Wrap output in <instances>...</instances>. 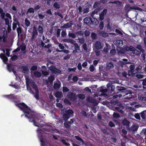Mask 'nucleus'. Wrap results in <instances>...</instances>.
Segmentation results:
<instances>
[{"label":"nucleus","instance_id":"412c9836","mask_svg":"<svg viewBox=\"0 0 146 146\" xmlns=\"http://www.w3.org/2000/svg\"><path fill=\"white\" fill-rule=\"evenodd\" d=\"M62 96V94L61 92H57L55 94V96L57 98H60Z\"/></svg>","mask_w":146,"mask_h":146},{"label":"nucleus","instance_id":"2eb2a0df","mask_svg":"<svg viewBox=\"0 0 146 146\" xmlns=\"http://www.w3.org/2000/svg\"><path fill=\"white\" fill-rule=\"evenodd\" d=\"M114 67L113 64L112 62L107 63L106 64V69L109 70L113 68Z\"/></svg>","mask_w":146,"mask_h":146},{"label":"nucleus","instance_id":"cd10ccee","mask_svg":"<svg viewBox=\"0 0 146 146\" xmlns=\"http://www.w3.org/2000/svg\"><path fill=\"white\" fill-rule=\"evenodd\" d=\"M123 61L121 62V64L123 65H125L127 64L131 63L130 62H128V60L126 59L123 58L122 59Z\"/></svg>","mask_w":146,"mask_h":146},{"label":"nucleus","instance_id":"49530a36","mask_svg":"<svg viewBox=\"0 0 146 146\" xmlns=\"http://www.w3.org/2000/svg\"><path fill=\"white\" fill-rule=\"evenodd\" d=\"M116 44L119 46H121V44H123V41L121 40H117L116 41Z\"/></svg>","mask_w":146,"mask_h":146},{"label":"nucleus","instance_id":"e433bc0d","mask_svg":"<svg viewBox=\"0 0 146 146\" xmlns=\"http://www.w3.org/2000/svg\"><path fill=\"white\" fill-rule=\"evenodd\" d=\"M136 48L142 52H144V50L142 48V46L140 44H138L137 45Z\"/></svg>","mask_w":146,"mask_h":146},{"label":"nucleus","instance_id":"393cba45","mask_svg":"<svg viewBox=\"0 0 146 146\" xmlns=\"http://www.w3.org/2000/svg\"><path fill=\"white\" fill-rule=\"evenodd\" d=\"M38 30L40 34H42L43 33V29L42 27L39 25L38 26Z\"/></svg>","mask_w":146,"mask_h":146},{"label":"nucleus","instance_id":"a211bd4d","mask_svg":"<svg viewBox=\"0 0 146 146\" xmlns=\"http://www.w3.org/2000/svg\"><path fill=\"white\" fill-rule=\"evenodd\" d=\"M44 136L42 135H41L40 136L39 138L40 141L42 143L41 145L43 146H44V145L45 144V143L44 141Z\"/></svg>","mask_w":146,"mask_h":146},{"label":"nucleus","instance_id":"5701e85b","mask_svg":"<svg viewBox=\"0 0 146 146\" xmlns=\"http://www.w3.org/2000/svg\"><path fill=\"white\" fill-rule=\"evenodd\" d=\"M87 100L90 102L94 104L97 103V101L96 99L92 97L91 98H87Z\"/></svg>","mask_w":146,"mask_h":146},{"label":"nucleus","instance_id":"13d9d810","mask_svg":"<svg viewBox=\"0 0 146 146\" xmlns=\"http://www.w3.org/2000/svg\"><path fill=\"white\" fill-rule=\"evenodd\" d=\"M135 49V48L132 46H130L128 48V50H127L128 51L129 50L131 51H132L133 53Z\"/></svg>","mask_w":146,"mask_h":146},{"label":"nucleus","instance_id":"423d86ee","mask_svg":"<svg viewBox=\"0 0 146 146\" xmlns=\"http://www.w3.org/2000/svg\"><path fill=\"white\" fill-rule=\"evenodd\" d=\"M38 35V33L36 29L35 26H34L31 38V40L32 41H33L34 39L36 38L35 36Z\"/></svg>","mask_w":146,"mask_h":146},{"label":"nucleus","instance_id":"338daca9","mask_svg":"<svg viewBox=\"0 0 146 146\" xmlns=\"http://www.w3.org/2000/svg\"><path fill=\"white\" fill-rule=\"evenodd\" d=\"M135 118L138 119V120H140V117L138 113H135L134 115Z\"/></svg>","mask_w":146,"mask_h":146},{"label":"nucleus","instance_id":"9b49d317","mask_svg":"<svg viewBox=\"0 0 146 146\" xmlns=\"http://www.w3.org/2000/svg\"><path fill=\"white\" fill-rule=\"evenodd\" d=\"M94 46L97 50L100 49L102 48L101 43L99 41H96L95 42Z\"/></svg>","mask_w":146,"mask_h":146},{"label":"nucleus","instance_id":"f03ea898","mask_svg":"<svg viewBox=\"0 0 146 146\" xmlns=\"http://www.w3.org/2000/svg\"><path fill=\"white\" fill-rule=\"evenodd\" d=\"M74 112L72 110L69 109L65 111V113H64L62 116V118L64 120L67 121L72 116Z\"/></svg>","mask_w":146,"mask_h":146},{"label":"nucleus","instance_id":"1a4fd4ad","mask_svg":"<svg viewBox=\"0 0 146 146\" xmlns=\"http://www.w3.org/2000/svg\"><path fill=\"white\" fill-rule=\"evenodd\" d=\"M61 85L60 82L58 80L57 82H54L53 86V88L55 90H58L60 88Z\"/></svg>","mask_w":146,"mask_h":146},{"label":"nucleus","instance_id":"052dcab7","mask_svg":"<svg viewBox=\"0 0 146 146\" xmlns=\"http://www.w3.org/2000/svg\"><path fill=\"white\" fill-rule=\"evenodd\" d=\"M95 68L93 65L92 64L90 65L89 68L90 71L91 72H93Z\"/></svg>","mask_w":146,"mask_h":146},{"label":"nucleus","instance_id":"dca6fc26","mask_svg":"<svg viewBox=\"0 0 146 146\" xmlns=\"http://www.w3.org/2000/svg\"><path fill=\"white\" fill-rule=\"evenodd\" d=\"M123 107V106L120 107H116L115 108V110L121 113L122 114L124 113L123 111L122 110Z\"/></svg>","mask_w":146,"mask_h":146},{"label":"nucleus","instance_id":"c756f323","mask_svg":"<svg viewBox=\"0 0 146 146\" xmlns=\"http://www.w3.org/2000/svg\"><path fill=\"white\" fill-rule=\"evenodd\" d=\"M116 53V51L115 49V48H112L110 51V54L111 56H113L115 55Z\"/></svg>","mask_w":146,"mask_h":146},{"label":"nucleus","instance_id":"de8ad7c7","mask_svg":"<svg viewBox=\"0 0 146 146\" xmlns=\"http://www.w3.org/2000/svg\"><path fill=\"white\" fill-rule=\"evenodd\" d=\"M91 37L92 39L94 40L96 38L97 36L95 33H92L91 34Z\"/></svg>","mask_w":146,"mask_h":146},{"label":"nucleus","instance_id":"0eeeda50","mask_svg":"<svg viewBox=\"0 0 146 146\" xmlns=\"http://www.w3.org/2000/svg\"><path fill=\"white\" fill-rule=\"evenodd\" d=\"M107 86L108 88V90L111 92H114V93H118L119 92H115V91H114V90L115 88V86L113 85L112 84L108 83L107 84Z\"/></svg>","mask_w":146,"mask_h":146},{"label":"nucleus","instance_id":"0e129e2a","mask_svg":"<svg viewBox=\"0 0 146 146\" xmlns=\"http://www.w3.org/2000/svg\"><path fill=\"white\" fill-rule=\"evenodd\" d=\"M18 58V56L16 55H14L11 58V60L12 61H15Z\"/></svg>","mask_w":146,"mask_h":146},{"label":"nucleus","instance_id":"e2e57ef3","mask_svg":"<svg viewBox=\"0 0 146 146\" xmlns=\"http://www.w3.org/2000/svg\"><path fill=\"white\" fill-rule=\"evenodd\" d=\"M85 36H88L90 35V32L86 30L84 32Z\"/></svg>","mask_w":146,"mask_h":146},{"label":"nucleus","instance_id":"ea45409f","mask_svg":"<svg viewBox=\"0 0 146 146\" xmlns=\"http://www.w3.org/2000/svg\"><path fill=\"white\" fill-rule=\"evenodd\" d=\"M54 79V77L53 76H50L48 78V81L50 83L52 82Z\"/></svg>","mask_w":146,"mask_h":146},{"label":"nucleus","instance_id":"4be33fe9","mask_svg":"<svg viewBox=\"0 0 146 146\" xmlns=\"http://www.w3.org/2000/svg\"><path fill=\"white\" fill-rule=\"evenodd\" d=\"M116 90L119 91H125L126 90V88L124 87L119 86H117L116 88Z\"/></svg>","mask_w":146,"mask_h":146},{"label":"nucleus","instance_id":"680f3d73","mask_svg":"<svg viewBox=\"0 0 146 146\" xmlns=\"http://www.w3.org/2000/svg\"><path fill=\"white\" fill-rule=\"evenodd\" d=\"M107 13V9H104L103 11L100 14L105 16L106 14Z\"/></svg>","mask_w":146,"mask_h":146},{"label":"nucleus","instance_id":"f257e3e1","mask_svg":"<svg viewBox=\"0 0 146 146\" xmlns=\"http://www.w3.org/2000/svg\"><path fill=\"white\" fill-rule=\"evenodd\" d=\"M15 103V105L19 107L20 109L25 114V116L29 119V121L33 122V125L35 126L39 127L40 124L42 120L38 118L37 116L31 111L30 108L24 102L18 103L17 101L13 100Z\"/></svg>","mask_w":146,"mask_h":146},{"label":"nucleus","instance_id":"37998d69","mask_svg":"<svg viewBox=\"0 0 146 146\" xmlns=\"http://www.w3.org/2000/svg\"><path fill=\"white\" fill-rule=\"evenodd\" d=\"M78 40H79V42L81 44H84L85 42V40L84 38L82 37V38H78Z\"/></svg>","mask_w":146,"mask_h":146},{"label":"nucleus","instance_id":"39448f33","mask_svg":"<svg viewBox=\"0 0 146 146\" xmlns=\"http://www.w3.org/2000/svg\"><path fill=\"white\" fill-rule=\"evenodd\" d=\"M33 83L32 87L35 91V94L34 96L36 99L38 100L39 99V91L36 84H35L34 82H33Z\"/></svg>","mask_w":146,"mask_h":146},{"label":"nucleus","instance_id":"20e7f679","mask_svg":"<svg viewBox=\"0 0 146 146\" xmlns=\"http://www.w3.org/2000/svg\"><path fill=\"white\" fill-rule=\"evenodd\" d=\"M67 96L71 101H74L77 99V96L76 94L71 92H68Z\"/></svg>","mask_w":146,"mask_h":146},{"label":"nucleus","instance_id":"f704fd0d","mask_svg":"<svg viewBox=\"0 0 146 146\" xmlns=\"http://www.w3.org/2000/svg\"><path fill=\"white\" fill-rule=\"evenodd\" d=\"M139 128V126L136 125H133L131 128V130L133 131H136L138 128Z\"/></svg>","mask_w":146,"mask_h":146},{"label":"nucleus","instance_id":"bf43d9fd","mask_svg":"<svg viewBox=\"0 0 146 146\" xmlns=\"http://www.w3.org/2000/svg\"><path fill=\"white\" fill-rule=\"evenodd\" d=\"M17 31L18 36L19 35L20 33H22V30L20 27L17 28Z\"/></svg>","mask_w":146,"mask_h":146},{"label":"nucleus","instance_id":"bb28decb","mask_svg":"<svg viewBox=\"0 0 146 146\" xmlns=\"http://www.w3.org/2000/svg\"><path fill=\"white\" fill-rule=\"evenodd\" d=\"M74 49L75 52H77V50H80V46L77 43H76L74 44Z\"/></svg>","mask_w":146,"mask_h":146},{"label":"nucleus","instance_id":"a19ab883","mask_svg":"<svg viewBox=\"0 0 146 146\" xmlns=\"http://www.w3.org/2000/svg\"><path fill=\"white\" fill-rule=\"evenodd\" d=\"M67 34L66 32V30H63L61 33V37H64L66 36Z\"/></svg>","mask_w":146,"mask_h":146},{"label":"nucleus","instance_id":"6e6552de","mask_svg":"<svg viewBox=\"0 0 146 146\" xmlns=\"http://www.w3.org/2000/svg\"><path fill=\"white\" fill-rule=\"evenodd\" d=\"M84 21L85 23L87 24H94V22L92 21L90 18L86 17L84 19Z\"/></svg>","mask_w":146,"mask_h":146},{"label":"nucleus","instance_id":"5fc2aeb1","mask_svg":"<svg viewBox=\"0 0 146 146\" xmlns=\"http://www.w3.org/2000/svg\"><path fill=\"white\" fill-rule=\"evenodd\" d=\"M113 117L115 118H119L120 117L119 114L117 113L114 112L113 113Z\"/></svg>","mask_w":146,"mask_h":146},{"label":"nucleus","instance_id":"aec40b11","mask_svg":"<svg viewBox=\"0 0 146 146\" xmlns=\"http://www.w3.org/2000/svg\"><path fill=\"white\" fill-rule=\"evenodd\" d=\"M34 75L36 77L39 78L41 76V73L38 71H36L34 72Z\"/></svg>","mask_w":146,"mask_h":146},{"label":"nucleus","instance_id":"864d4df0","mask_svg":"<svg viewBox=\"0 0 146 146\" xmlns=\"http://www.w3.org/2000/svg\"><path fill=\"white\" fill-rule=\"evenodd\" d=\"M20 49L22 51H25L26 49V46L24 45H21L20 46Z\"/></svg>","mask_w":146,"mask_h":146},{"label":"nucleus","instance_id":"72a5a7b5","mask_svg":"<svg viewBox=\"0 0 146 146\" xmlns=\"http://www.w3.org/2000/svg\"><path fill=\"white\" fill-rule=\"evenodd\" d=\"M54 7L56 9H59L60 7V5L57 2H55L53 5Z\"/></svg>","mask_w":146,"mask_h":146},{"label":"nucleus","instance_id":"b1692460","mask_svg":"<svg viewBox=\"0 0 146 146\" xmlns=\"http://www.w3.org/2000/svg\"><path fill=\"white\" fill-rule=\"evenodd\" d=\"M146 115V110L144 111L141 113V118L143 119H145Z\"/></svg>","mask_w":146,"mask_h":146},{"label":"nucleus","instance_id":"58836bf2","mask_svg":"<svg viewBox=\"0 0 146 146\" xmlns=\"http://www.w3.org/2000/svg\"><path fill=\"white\" fill-rule=\"evenodd\" d=\"M25 25L27 27L29 26L31 24V23L29 20L27 19V18H26L25 19Z\"/></svg>","mask_w":146,"mask_h":146},{"label":"nucleus","instance_id":"8fccbe9b","mask_svg":"<svg viewBox=\"0 0 146 146\" xmlns=\"http://www.w3.org/2000/svg\"><path fill=\"white\" fill-rule=\"evenodd\" d=\"M37 66L36 65L33 66L31 68V70L32 71H34L36 70L37 69Z\"/></svg>","mask_w":146,"mask_h":146},{"label":"nucleus","instance_id":"69168bd1","mask_svg":"<svg viewBox=\"0 0 146 146\" xmlns=\"http://www.w3.org/2000/svg\"><path fill=\"white\" fill-rule=\"evenodd\" d=\"M99 3L98 2L96 1L94 3L93 7L94 8H96L99 6Z\"/></svg>","mask_w":146,"mask_h":146},{"label":"nucleus","instance_id":"ddd939ff","mask_svg":"<svg viewBox=\"0 0 146 146\" xmlns=\"http://www.w3.org/2000/svg\"><path fill=\"white\" fill-rule=\"evenodd\" d=\"M0 58L2 59L3 62L5 63L8 60V58L3 53L0 54Z\"/></svg>","mask_w":146,"mask_h":146},{"label":"nucleus","instance_id":"c9c22d12","mask_svg":"<svg viewBox=\"0 0 146 146\" xmlns=\"http://www.w3.org/2000/svg\"><path fill=\"white\" fill-rule=\"evenodd\" d=\"M7 68L8 70L10 72H11V70L13 72L14 71V68H13L11 65L10 64H8L7 65Z\"/></svg>","mask_w":146,"mask_h":146},{"label":"nucleus","instance_id":"3c124183","mask_svg":"<svg viewBox=\"0 0 146 146\" xmlns=\"http://www.w3.org/2000/svg\"><path fill=\"white\" fill-rule=\"evenodd\" d=\"M0 13L1 14V16L2 19H4L5 16V13L3 12L2 9L0 10Z\"/></svg>","mask_w":146,"mask_h":146},{"label":"nucleus","instance_id":"4d7b16f0","mask_svg":"<svg viewBox=\"0 0 146 146\" xmlns=\"http://www.w3.org/2000/svg\"><path fill=\"white\" fill-rule=\"evenodd\" d=\"M103 133L105 135H108V133L107 131L104 128H102L101 129Z\"/></svg>","mask_w":146,"mask_h":146},{"label":"nucleus","instance_id":"f3484780","mask_svg":"<svg viewBox=\"0 0 146 146\" xmlns=\"http://www.w3.org/2000/svg\"><path fill=\"white\" fill-rule=\"evenodd\" d=\"M14 22L13 23V30H15L16 27H17V25L18 24V25L19 24V22L17 21V20L15 19L14 20Z\"/></svg>","mask_w":146,"mask_h":146},{"label":"nucleus","instance_id":"4c0bfd02","mask_svg":"<svg viewBox=\"0 0 146 146\" xmlns=\"http://www.w3.org/2000/svg\"><path fill=\"white\" fill-rule=\"evenodd\" d=\"M60 141L64 145L66 146H69L70 144L66 142V141L64 139H61Z\"/></svg>","mask_w":146,"mask_h":146},{"label":"nucleus","instance_id":"79ce46f5","mask_svg":"<svg viewBox=\"0 0 146 146\" xmlns=\"http://www.w3.org/2000/svg\"><path fill=\"white\" fill-rule=\"evenodd\" d=\"M76 35L83 36L84 35V32L82 31H78L75 33Z\"/></svg>","mask_w":146,"mask_h":146},{"label":"nucleus","instance_id":"6e6d98bb","mask_svg":"<svg viewBox=\"0 0 146 146\" xmlns=\"http://www.w3.org/2000/svg\"><path fill=\"white\" fill-rule=\"evenodd\" d=\"M61 31L60 29H58L57 30L56 37L57 38L60 37V32Z\"/></svg>","mask_w":146,"mask_h":146},{"label":"nucleus","instance_id":"7c9ffc66","mask_svg":"<svg viewBox=\"0 0 146 146\" xmlns=\"http://www.w3.org/2000/svg\"><path fill=\"white\" fill-rule=\"evenodd\" d=\"M141 52L140 51H139L138 50L135 49L132 53H133L134 54L139 56L140 55L141 53Z\"/></svg>","mask_w":146,"mask_h":146},{"label":"nucleus","instance_id":"09e8293b","mask_svg":"<svg viewBox=\"0 0 146 146\" xmlns=\"http://www.w3.org/2000/svg\"><path fill=\"white\" fill-rule=\"evenodd\" d=\"M64 104L69 105H70L71 104L70 102L68 99H65L64 100Z\"/></svg>","mask_w":146,"mask_h":146},{"label":"nucleus","instance_id":"a878e982","mask_svg":"<svg viewBox=\"0 0 146 146\" xmlns=\"http://www.w3.org/2000/svg\"><path fill=\"white\" fill-rule=\"evenodd\" d=\"M70 123L69 121H65L64 123V127L66 128H69L70 126Z\"/></svg>","mask_w":146,"mask_h":146},{"label":"nucleus","instance_id":"9d476101","mask_svg":"<svg viewBox=\"0 0 146 146\" xmlns=\"http://www.w3.org/2000/svg\"><path fill=\"white\" fill-rule=\"evenodd\" d=\"M72 24L71 21L67 23L66 24H64V25L61 27L62 28H69L71 27Z\"/></svg>","mask_w":146,"mask_h":146},{"label":"nucleus","instance_id":"603ef678","mask_svg":"<svg viewBox=\"0 0 146 146\" xmlns=\"http://www.w3.org/2000/svg\"><path fill=\"white\" fill-rule=\"evenodd\" d=\"M27 12L30 13H34L35 12L34 9L32 8H29L27 10Z\"/></svg>","mask_w":146,"mask_h":146},{"label":"nucleus","instance_id":"f8f14e48","mask_svg":"<svg viewBox=\"0 0 146 146\" xmlns=\"http://www.w3.org/2000/svg\"><path fill=\"white\" fill-rule=\"evenodd\" d=\"M4 96L9 99H16L17 98V96L14 95L13 94L4 95Z\"/></svg>","mask_w":146,"mask_h":146},{"label":"nucleus","instance_id":"473e14b6","mask_svg":"<svg viewBox=\"0 0 146 146\" xmlns=\"http://www.w3.org/2000/svg\"><path fill=\"white\" fill-rule=\"evenodd\" d=\"M76 35L75 33H71L70 31L69 32L68 36L69 37H71L74 38L76 37Z\"/></svg>","mask_w":146,"mask_h":146},{"label":"nucleus","instance_id":"7ed1b4c3","mask_svg":"<svg viewBox=\"0 0 146 146\" xmlns=\"http://www.w3.org/2000/svg\"><path fill=\"white\" fill-rule=\"evenodd\" d=\"M49 69L52 73L55 74H60L61 71L59 69L56 68V66L54 65L50 66L48 68Z\"/></svg>","mask_w":146,"mask_h":146},{"label":"nucleus","instance_id":"4468645a","mask_svg":"<svg viewBox=\"0 0 146 146\" xmlns=\"http://www.w3.org/2000/svg\"><path fill=\"white\" fill-rule=\"evenodd\" d=\"M85 6L86 7L84 8V13H87L89 11L91 5L88 3H86L85 4Z\"/></svg>","mask_w":146,"mask_h":146},{"label":"nucleus","instance_id":"c85d7f7f","mask_svg":"<svg viewBox=\"0 0 146 146\" xmlns=\"http://www.w3.org/2000/svg\"><path fill=\"white\" fill-rule=\"evenodd\" d=\"M63 41L65 42H69L71 43H72L74 41L73 40L69 38L64 39L63 40Z\"/></svg>","mask_w":146,"mask_h":146},{"label":"nucleus","instance_id":"6ab92c4d","mask_svg":"<svg viewBox=\"0 0 146 146\" xmlns=\"http://www.w3.org/2000/svg\"><path fill=\"white\" fill-rule=\"evenodd\" d=\"M122 124L124 125H128L129 123V122L126 118H125L122 121Z\"/></svg>","mask_w":146,"mask_h":146},{"label":"nucleus","instance_id":"a18cd8bd","mask_svg":"<svg viewBox=\"0 0 146 146\" xmlns=\"http://www.w3.org/2000/svg\"><path fill=\"white\" fill-rule=\"evenodd\" d=\"M104 26V22L103 21H102L100 22L99 25V27L100 30H102L103 29Z\"/></svg>","mask_w":146,"mask_h":146},{"label":"nucleus","instance_id":"774afa93","mask_svg":"<svg viewBox=\"0 0 146 146\" xmlns=\"http://www.w3.org/2000/svg\"><path fill=\"white\" fill-rule=\"evenodd\" d=\"M143 82L142 83V84L143 86V88H145L144 87V86H145L146 87V80H145V79H144L143 80H142Z\"/></svg>","mask_w":146,"mask_h":146},{"label":"nucleus","instance_id":"c03bdc74","mask_svg":"<svg viewBox=\"0 0 146 146\" xmlns=\"http://www.w3.org/2000/svg\"><path fill=\"white\" fill-rule=\"evenodd\" d=\"M134 71H133L131 70H129L128 71L127 75L128 76H130L131 75H133L134 74Z\"/></svg>","mask_w":146,"mask_h":146},{"label":"nucleus","instance_id":"2f4dec72","mask_svg":"<svg viewBox=\"0 0 146 146\" xmlns=\"http://www.w3.org/2000/svg\"><path fill=\"white\" fill-rule=\"evenodd\" d=\"M75 137L76 139L80 141V143L83 144L84 143V140L80 137L78 136H76Z\"/></svg>","mask_w":146,"mask_h":146}]
</instances>
